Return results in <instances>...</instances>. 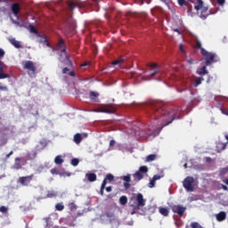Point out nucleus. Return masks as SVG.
<instances>
[{"mask_svg": "<svg viewBox=\"0 0 228 228\" xmlns=\"http://www.w3.org/2000/svg\"><path fill=\"white\" fill-rule=\"evenodd\" d=\"M147 108H149L147 111L148 117L152 120L164 122L163 127L180 118L176 110L167 109V105L161 102L150 101L147 102Z\"/></svg>", "mask_w": 228, "mask_h": 228, "instance_id": "nucleus-1", "label": "nucleus"}, {"mask_svg": "<svg viewBox=\"0 0 228 228\" xmlns=\"http://www.w3.org/2000/svg\"><path fill=\"white\" fill-rule=\"evenodd\" d=\"M23 69L28 70V75L30 77L37 76V64L33 61H25L22 62Z\"/></svg>", "mask_w": 228, "mask_h": 228, "instance_id": "nucleus-2", "label": "nucleus"}, {"mask_svg": "<svg viewBox=\"0 0 228 228\" xmlns=\"http://www.w3.org/2000/svg\"><path fill=\"white\" fill-rule=\"evenodd\" d=\"M95 113H115L117 109L113 106V103H108L102 105L101 108L94 110Z\"/></svg>", "mask_w": 228, "mask_h": 228, "instance_id": "nucleus-3", "label": "nucleus"}, {"mask_svg": "<svg viewBox=\"0 0 228 228\" xmlns=\"http://www.w3.org/2000/svg\"><path fill=\"white\" fill-rule=\"evenodd\" d=\"M147 172H149L147 166L140 167L139 170L133 175L134 181H142L143 179V174H147Z\"/></svg>", "mask_w": 228, "mask_h": 228, "instance_id": "nucleus-4", "label": "nucleus"}, {"mask_svg": "<svg viewBox=\"0 0 228 228\" xmlns=\"http://www.w3.org/2000/svg\"><path fill=\"white\" fill-rule=\"evenodd\" d=\"M193 176H187L183 182V186L187 191H193Z\"/></svg>", "mask_w": 228, "mask_h": 228, "instance_id": "nucleus-5", "label": "nucleus"}, {"mask_svg": "<svg viewBox=\"0 0 228 228\" xmlns=\"http://www.w3.org/2000/svg\"><path fill=\"white\" fill-rule=\"evenodd\" d=\"M67 4L70 12H72V10H76V8H83V3L81 0H68Z\"/></svg>", "mask_w": 228, "mask_h": 228, "instance_id": "nucleus-6", "label": "nucleus"}, {"mask_svg": "<svg viewBox=\"0 0 228 228\" xmlns=\"http://www.w3.org/2000/svg\"><path fill=\"white\" fill-rule=\"evenodd\" d=\"M26 163H28V159H26V158H24V157H21V158L17 157L14 159L13 168L15 170H20V168H22V167H24V165H26Z\"/></svg>", "mask_w": 228, "mask_h": 228, "instance_id": "nucleus-7", "label": "nucleus"}, {"mask_svg": "<svg viewBox=\"0 0 228 228\" xmlns=\"http://www.w3.org/2000/svg\"><path fill=\"white\" fill-rule=\"evenodd\" d=\"M33 177H35V175L20 176L18 179V183H20L21 186H29V184L31 183V181H33Z\"/></svg>", "mask_w": 228, "mask_h": 228, "instance_id": "nucleus-8", "label": "nucleus"}, {"mask_svg": "<svg viewBox=\"0 0 228 228\" xmlns=\"http://www.w3.org/2000/svg\"><path fill=\"white\" fill-rule=\"evenodd\" d=\"M194 10H196V12L201 10V13H206V12H208V7L204 6V1L197 0V2L194 3Z\"/></svg>", "mask_w": 228, "mask_h": 228, "instance_id": "nucleus-9", "label": "nucleus"}, {"mask_svg": "<svg viewBox=\"0 0 228 228\" xmlns=\"http://www.w3.org/2000/svg\"><path fill=\"white\" fill-rule=\"evenodd\" d=\"M173 213H176L179 216H183L184 213L186 212V208L181 205H174L172 207Z\"/></svg>", "mask_w": 228, "mask_h": 228, "instance_id": "nucleus-10", "label": "nucleus"}, {"mask_svg": "<svg viewBox=\"0 0 228 228\" xmlns=\"http://www.w3.org/2000/svg\"><path fill=\"white\" fill-rule=\"evenodd\" d=\"M216 57V55L213 53H209L207 56H205L206 67H209V65H211L212 63H215V61H216V60H215Z\"/></svg>", "mask_w": 228, "mask_h": 228, "instance_id": "nucleus-11", "label": "nucleus"}, {"mask_svg": "<svg viewBox=\"0 0 228 228\" xmlns=\"http://www.w3.org/2000/svg\"><path fill=\"white\" fill-rule=\"evenodd\" d=\"M120 179L122 181H125L123 186L125 188V190H129V188H131V175H124V176H121Z\"/></svg>", "mask_w": 228, "mask_h": 228, "instance_id": "nucleus-12", "label": "nucleus"}, {"mask_svg": "<svg viewBox=\"0 0 228 228\" xmlns=\"http://www.w3.org/2000/svg\"><path fill=\"white\" fill-rule=\"evenodd\" d=\"M58 51L61 53H67V45H65V40L61 38L56 45Z\"/></svg>", "mask_w": 228, "mask_h": 228, "instance_id": "nucleus-13", "label": "nucleus"}, {"mask_svg": "<svg viewBox=\"0 0 228 228\" xmlns=\"http://www.w3.org/2000/svg\"><path fill=\"white\" fill-rule=\"evenodd\" d=\"M5 67L6 66L4 65V62L0 61V79H6V78L10 77V75L4 73Z\"/></svg>", "mask_w": 228, "mask_h": 228, "instance_id": "nucleus-14", "label": "nucleus"}, {"mask_svg": "<svg viewBox=\"0 0 228 228\" xmlns=\"http://www.w3.org/2000/svg\"><path fill=\"white\" fill-rule=\"evenodd\" d=\"M136 202L138 208H143L145 206V200L143 199V194L138 193L136 196Z\"/></svg>", "mask_w": 228, "mask_h": 228, "instance_id": "nucleus-15", "label": "nucleus"}, {"mask_svg": "<svg viewBox=\"0 0 228 228\" xmlns=\"http://www.w3.org/2000/svg\"><path fill=\"white\" fill-rule=\"evenodd\" d=\"M99 93L95 91H90L89 92V99L93 101L94 102H97V100L99 99Z\"/></svg>", "mask_w": 228, "mask_h": 228, "instance_id": "nucleus-16", "label": "nucleus"}, {"mask_svg": "<svg viewBox=\"0 0 228 228\" xmlns=\"http://www.w3.org/2000/svg\"><path fill=\"white\" fill-rule=\"evenodd\" d=\"M86 177L89 183H95L97 181V175L95 173H86Z\"/></svg>", "mask_w": 228, "mask_h": 228, "instance_id": "nucleus-17", "label": "nucleus"}, {"mask_svg": "<svg viewBox=\"0 0 228 228\" xmlns=\"http://www.w3.org/2000/svg\"><path fill=\"white\" fill-rule=\"evenodd\" d=\"M12 12L13 14L19 15V13L20 12V4H19V3L12 4Z\"/></svg>", "mask_w": 228, "mask_h": 228, "instance_id": "nucleus-18", "label": "nucleus"}, {"mask_svg": "<svg viewBox=\"0 0 228 228\" xmlns=\"http://www.w3.org/2000/svg\"><path fill=\"white\" fill-rule=\"evenodd\" d=\"M216 218L217 222H224V220L227 218V214L224 211H221L216 216Z\"/></svg>", "mask_w": 228, "mask_h": 228, "instance_id": "nucleus-19", "label": "nucleus"}, {"mask_svg": "<svg viewBox=\"0 0 228 228\" xmlns=\"http://www.w3.org/2000/svg\"><path fill=\"white\" fill-rule=\"evenodd\" d=\"M216 149L219 152L222 151H225V149H227V142H217Z\"/></svg>", "mask_w": 228, "mask_h": 228, "instance_id": "nucleus-20", "label": "nucleus"}, {"mask_svg": "<svg viewBox=\"0 0 228 228\" xmlns=\"http://www.w3.org/2000/svg\"><path fill=\"white\" fill-rule=\"evenodd\" d=\"M73 142H75L77 145H79V143L83 142V136L81 135V134H76L73 137Z\"/></svg>", "mask_w": 228, "mask_h": 228, "instance_id": "nucleus-21", "label": "nucleus"}, {"mask_svg": "<svg viewBox=\"0 0 228 228\" xmlns=\"http://www.w3.org/2000/svg\"><path fill=\"white\" fill-rule=\"evenodd\" d=\"M10 44H12V45H13L16 49H20V47H22L20 45V42L17 41L15 38H10L9 39Z\"/></svg>", "mask_w": 228, "mask_h": 228, "instance_id": "nucleus-22", "label": "nucleus"}, {"mask_svg": "<svg viewBox=\"0 0 228 228\" xmlns=\"http://www.w3.org/2000/svg\"><path fill=\"white\" fill-rule=\"evenodd\" d=\"M160 215L163 216H168V214L170 213V210H168V208H160L159 209Z\"/></svg>", "mask_w": 228, "mask_h": 228, "instance_id": "nucleus-23", "label": "nucleus"}, {"mask_svg": "<svg viewBox=\"0 0 228 228\" xmlns=\"http://www.w3.org/2000/svg\"><path fill=\"white\" fill-rule=\"evenodd\" d=\"M197 74L200 76H206V74H208V69H206V66L201 67L200 70L197 71Z\"/></svg>", "mask_w": 228, "mask_h": 228, "instance_id": "nucleus-24", "label": "nucleus"}, {"mask_svg": "<svg viewBox=\"0 0 228 228\" xmlns=\"http://www.w3.org/2000/svg\"><path fill=\"white\" fill-rule=\"evenodd\" d=\"M56 211H63L65 209V206L63 205V202L57 203L55 205Z\"/></svg>", "mask_w": 228, "mask_h": 228, "instance_id": "nucleus-25", "label": "nucleus"}, {"mask_svg": "<svg viewBox=\"0 0 228 228\" xmlns=\"http://www.w3.org/2000/svg\"><path fill=\"white\" fill-rule=\"evenodd\" d=\"M119 204L121 206H126V204H127V197L126 196H121L119 198Z\"/></svg>", "mask_w": 228, "mask_h": 228, "instance_id": "nucleus-26", "label": "nucleus"}, {"mask_svg": "<svg viewBox=\"0 0 228 228\" xmlns=\"http://www.w3.org/2000/svg\"><path fill=\"white\" fill-rule=\"evenodd\" d=\"M55 165H61L63 163V159H61V156L58 155L54 159Z\"/></svg>", "mask_w": 228, "mask_h": 228, "instance_id": "nucleus-27", "label": "nucleus"}, {"mask_svg": "<svg viewBox=\"0 0 228 228\" xmlns=\"http://www.w3.org/2000/svg\"><path fill=\"white\" fill-rule=\"evenodd\" d=\"M68 208L69 209V211H76V209H77V205H76V203L71 202L69 204H68Z\"/></svg>", "mask_w": 228, "mask_h": 228, "instance_id": "nucleus-28", "label": "nucleus"}, {"mask_svg": "<svg viewBox=\"0 0 228 228\" xmlns=\"http://www.w3.org/2000/svg\"><path fill=\"white\" fill-rule=\"evenodd\" d=\"M202 81H204V77H199L195 79L194 86H199V85H202Z\"/></svg>", "mask_w": 228, "mask_h": 228, "instance_id": "nucleus-29", "label": "nucleus"}, {"mask_svg": "<svg viewBox=\"0 0 228 228\" xmlns=\"http://www.w3.org/2000/svg\"><path fill=\"white\" fill-rule=\"evenodd\" d=\"M162 177H165V175H163V173H161L160 175H153L152 179L156 182L159 181V179H162Z\"/></svg>", "mask_w": 228, "mask_h": 228, "instance_id": "nucleus-30", "label": "nucleus"}, {"mask_svg": "<svg viewBox=\"0 0 228 228\" xmlns=\"http://www.w3.org/2000/svg\"><path fill=\"white\" fill-rule=\"evenodd\" d=\"M156 159V154H151L146 157V161H154Z\"/></svg>", "mask_w": 228, "mask_h": 228, "instance_id": "nucleus-31", "label": "nucleus"}, {"mask_svg": "<svg viewBox=\"0 0 228 228\" xmlns=\"http://www.w3.org/2000/svg\"><path fill=\"white\" fill-rule=\"evenodd\" d=\"M105 179L107 181H110V183H111V182L115 181V176H113V175H111V174H108L106 175Z\"/></svg>", "mask_w": 228, "mask_h": 228, "instance_id": "nucleus-32", "label": "nucleus"}, {"mask_svg": "<svg viewBox=\"0 0 228 228\" xmlns=\"http://www.w3.org/2000/svg\"><path fill=\"white\" fill-rule=\"evenodd\" d=\"M185 6L187 8L188 13H191V12H193V5L190 4V3L187 2V4Z\"/></svg>", "mask_w": 228, "mask_h": 228, "instance_id": "nucleus-33", "label": "nucleus"}, {"mask_svg": "<svg viewBox=\"0 0 228 228\" xmlns=\"http://www.w3.org/2000/svg\"><path fill=\"white\" fill-rule=\"evenodd\" d=\"M71 165H72V167H77L79 165V159H71Z\"/></svg>", "mask_w": 228, "mask_h": 228, "instance_id": "nucleus-34", "label": "nucleus"}, {"mask_svg": "<svg viewBox=\"0 0 228 228\" xmlns=\"http://www.w3.org/2000/svg\"><path fill=\"white\" fill-rule=\"evenodd\" d=\"M29 29L31 33H35L36 35H38V30L37 29V28H35V26L29 25Z\"/></svg>", "mask_w": 228, "mask_h": 228, "instance_id": "nucleus-35", "label": "nucleus"}, {"mask_svg": "<svg viewBox=\"0 0 228 228\" xmlns=\"http://www.w3.org/2000/svg\"><path fill=\"white\" fill-rule=\"evenodd\" d=\"M148 186L150 188H154L156 186V181L152 178L151 180H150V183H148Z\"/></svg>", "mask_w": 228, "mask_h": 228, "instance_id": "nucleus-36", "label": "nucleus"}, {"mask_svg": "<svg viewBox=\"0 0 228 228\" xmlns=\"http://www.w3.org/2000/svg\"><path fill=\"white\" fill-rule=\"evenodd\" d=\"M177 3L179 6H186V4H188V2H186V0H177Z\"/></svg>", "mask_w": 228, "mask_h": 228, "instance_id": "nucleus-37", "label": "nucleus"}, {"mask_svg": "<svg viewBox=\"0 0 228 228\" xmlns=\"http://www.w3.org/2000/svg\"><path fill=\"white\" fill-rule=\"evenodd\" d=\"M195 47H196V49H202V43H200V40H196Z\"/></svg>", "mask_w": 228, "mask_h": 228, "instance_id": "nucleus-38", "label": "nucleus"}, {"mask_svg": "<svg viewBox=\"0 0 228 228\" xmlns=\"http://www.w3.org/2000/svg\"><path fill=\"white\" fill-rule=\"evenodd\" d=\"M200 53L202 54V56L207 57L208 54H209V52H208V51H207L206 49H204V48H201V49H200Z\"/></svg>", "mask_w": 228, "mask_h": 228, "instance_id": "nucleus-39", "label": "nucleus"}, {"mask_svg": "<svg viewBox=\"0 0 228 228\" xmlns=\"http://www.w3.org/2000/svg\"><path fill=\"white\" fill-rule=\"evenodd\" d=\"M0 90H1L2 92H8V86H3V84L0 83Z\"/></svg>", "mask_w": 228, "mask_h": 228, "instance_id": "nucleus-40", "label": "nucleus"}, {"mask_svg": "<svg viewBox=\"0 0 228 228\" xmlns=\"http://www.w3.org/2000/svg\"><path fill=\"white\" fill-rule=\"evenodd\" d=\"M105 216H107V218H113V216H115V214L113 212H106Z\"/></svg>", "mask_w": 228, "mask_h": 228, "instance_id": "nucleus-41", "label": "nucleus"}, {"mask_svg": "<svg viewBox=\"0 0 228 228\" xmlns=\"http://www.w3.org/2000/svg\"><path fill=\"white\" fill-rule=\"evenodd\" d=\"M65 58H66V61L68 62V65H71L72 66V61H70V57L69 56V54H65Z\"/></svg>", "mask_w": 228, "mask_h": 228, "instance_id": "nucleus-42", "label": "nucleus"}, {"mask_svg": "<svg viewBox=\"0 0 228 228\" xmlns=\"http://www.w3.org/2000/svg\"><path fill=\"white\" fill-rule=\"evenodd\" d=\"M0 213H8V208L4 206L0 207Z\"/></svg>", "mask_w": 228, "mask_h": 228, "instance_id": "nucleus-43", "label": "nucleus"}, {"mask_svg": "<svg viewBox=\"0 0 228 228\" xmlns=\"http://www.w3.org/2000/svg\"><path fill=\"white\" fill-rule=\"evenodd\" d=\"M122 61H124L122 59L116 60L112 62V65H119V63H122Z\"/></svg>", "mask_w": 228, "mask_h": 228, "instance_id": "nucleus-44", "label": "nucleus"}, {"mask_svg": "<svg viewBox=\"0 0 228 228\" xmlns=\"http://www.w3.org/2000/svg\"><path fill=\"white\" fill-rule=\"evenodd\" d=\"M106 184H108V180L106 178L103 179L101 188H106Z\"/></svg>", "mask_w": 228, "mask_h": 228, "instance_id": "nucleus-45", "label": "nucleus"}, {"mask_svg": "<svg viewBox=\"0 0 228 228\" xmlns=\"http://www.w3.org/2000/svg\"><path fill=\"white\" fill-rule=\"evenodd\" d=\"M148 67H151L153 69H158V64L154 62L148 63Z\"/></svg>", "mask_w": 228, "mask_h": 228, "instance_id": "nucleus-46", "label": "nucleus"}, {"mask_svg": "<svg viewBox=\"0 0 228 228\" xmlns=\"http://www.w3.org/2000/svg\"><path fill=\"white\" fill-rule=\"evenodd\" d=\"M216 3L219 6H224V4H225V0H216Z\"/></svg>", "mask_w": 228, "mask_h": 228, "instance_id": "nucleus-47", "label": "nucleus"}, {"mask_svg": "<svg viewBox=\"0 0 228 228\" xmlns=\"http://www.w3.org/2000/svg\"><path fill=\"white\" fill-rule=\"evenodd\" d=\"M4 54H5L4 50H3V48H0V60L1 58H4Z\"/></svg>", "mask_w": 228, "mask_h": 228, "instance_id": "nucleus-48", "label": "nucleus"}, {"mask_svg": "<svg viewBox=\"0 0 228 228\" xmlns=\"http://www.w3.org/2000/svg\"><path fill=\"white\" fill-rule=\"evenodd\" d=\"M69 76H70L71 77H76V71L72 70L69 73Z\"/></svg>", "mask_w": 228, "mask_h": 228, "instance_id": "nucleus-49", "label": "nucleus"}, {"mask_svg": "<svg viewBox=\"0 0 228 228\" xmlns=\"http://www.w3.org/2000/svg\"><path fill=\"white\" fill-rule=\"evenodd\" d=\"M13 151H11L7 155H5V159H8L10 156H12Z\"/></svg>", "mask_w": 228, "mask_h": 228, "instance_id": "nucleus-50", "label": "nucleus"}, {"mask_svg": "<svg viewBox=\"0 0 228 228\" xmlns=\"http://www.w3.org/2000/svg\"><path fill=\"white\" fill-rule=\"evenodd\" d=\"M223 115H226L228 117V109L221 110Z\"/></svg>", "mask_w": 228, "mask_h": 228, "instance_id": "nucleus-51", "label": "nucleus"}, {"mask_svg": "<svg viewBox=\"0 0 228 228\" xmlns=\"http://www.w3.org/2000/svg\"><path fill=\"white\" fill-rule=\"evenodd\" d=\"M159 70H155L150 76H151V77H154V76H156V74H159Z\"/></svg>", "mask_w": 228, "mask_h": 228, "instance_id": "nucleus-52", "label": "nucleus"}, {"mask_svg": "<svg viewBox=\"0 0 228 228\" xmlns=\"http://www.w3.org/2000/svg\"><path fill=\"white\" fill-rule=\"evenodd\" d=\"M116 142L115 140H110V147H113L115 145Z\"/></svg>", "mask_w": 228, "mask_h": 228, "instance_id": "nucleus-53", "label": "nucleus"}, {"mask_svg": "<svg viewBox=\"0 0 228 228\" xmlns=\"http://www.w3.org/2000/svg\"><path fill=\"white\" fill-rule=\"evenodd\" d=\"M69 70H70L69 68H64L62 69V74H67V72H69Z\"/></svg>", "mask_w": 228, "mask_h": 228, "instance_id": "nucleus-54", "label": "nucleus"}, {"mask_svg": "<svg viewBox=\"0 0 228 228\" xmlns=\"http://www.w3.org/2000/svg\"><path fill=\"white\" fill-rule=\"evenodd\" d=\"M184 46L183 45V44H181L180 45H179V49H180V51H181V53H184Z\"/></svg>", "mask_w": 228, "mask_h": 228, "instance_id": "nucleus-55", "label": "nucleus"}, {"mask_svg": "<svg viewBox=\"0 0 228 228\" xmlns=\"http://www.w3.org/2000/svg\"><path fill=\"white\" fill-rule=\"evenodd\" d=\"M194 60L193 59H189L187 60V63H190V65H191L192 63H194Z\"/></svg>", "mask_w": 228, "mask_h": 228, "instance_id": "nucleus-56", "label": "nucleus"}, {"mask_svg": "<svg viewBox=\"0 0 228 228\" xmlns=\"http://www.w3.org/2000/svg\"><path fill=\"white\" fill-rule=\"evenodd\" d=\"M221 187L223 188V190H224V191H227L228 187H227L226 185L222 184Z\"/></svg>", "mask_w": 228, "mask_h": 228, "instance_id": "nucleus-57", "label": "nucleus"}, {"mask_svg": "<svg viewBox=\"0 0 228 228\" xmlns=\"http://www.w3.org/2000/svg\"><path fill=\"white\" fill-rule=\"evenodd\" d=\"M173 31L178 33V35H181V30L179 28H174Z\"/></svg>", "mask_w": 228, "mask_h": 228, "instance_id": "nucleus-58", "label": "nucleus"}, {"mask_svg": "<svg viewBox=\"0 0 228 228\" xmlns=\"http://www.w3.org/2000/svg\"><path fill=\"white\" fill-rule=\"evenodd\" d=\"M227 172H228V168H224L222 169L221 174H227Z\"/></svg>", "mask_w": 228, "mask_h": 228, "instance_id": "nucleus-59", "label": "nucleus"}, {"mask_svg": "<svg viewBox=\"0 0 228 228\" xmlns=\"http://www.w3.org/2000/svg\"><path fill=\"white\" fill-rule=\"evenodd\" d=\"M100 195H104V188L101 187Z\"/></svg>", "mask_w": 228, "mask_h": 228, "instance_id": "nucleus-60", "label": "nucleus"}, {"mask_svg": "<svg viewBox=\"0 0 228 228\" xmlns=\"http://www.w3.org/2000/svg\"><path fill=\"white\" fill-rule=\"evenodd\" d=\"M45 44L47 47H51V44H49V41H47L46 39L45 40Z\"/></svg>", "mask_w": 228, "mask_h": 228, "instance_id": "nucleus-61", "label": "nucleus"}, {"mask_svg": "<svg viewBox=\"0 0 228 228\" xmlns=\"http://www.w3.org/2000/svg\"><path fill=\"white\" fill-rule=\"evenodd\" d=\"M112 188L111 186L106 187V191H108L110 193V191H111Z\"/></svg>", "mask_w": 228, "mask_h": 228, "instance_id": "nucleus-62", "label": "nucleus"}, {"mask_svg": "<svg viewBox=\"0 0 228 228\" xmlns=\"http://www.w3.org/2000/svg\"><path fill=\"white\" fill-rule=\"evenodd\" d=\"M51 174H58V171L56 169H51Z\"/></svg>", "mask_w": 228, "mask_h": 228, "instance_id": "nucleus-63", "label": "nucleus"}, {"mask_svg": "<svg viewBox=\"0 0 228 228\" xmlns=\"http://www.w3.org/2000/svg\"><path fill=\"white\" fill-rule=\"evenodd\" d=\"M32 115H34L35 117L38 116V110H36L35 112H32Z\"/></svg>", "mask_w": 228, "mask_h": 228, "instance_id": "nucleus-64", "label": "nucleus"}]
</instances>
